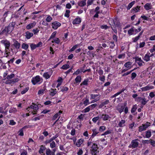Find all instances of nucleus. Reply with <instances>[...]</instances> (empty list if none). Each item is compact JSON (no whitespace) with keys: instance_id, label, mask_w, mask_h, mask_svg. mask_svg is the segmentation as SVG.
Instances as JSON below:
<instances>
[{"instance_id":"nucleus-14","label":"nucleus","mask_w":155,"mask_h":155,"mask_svg":"<svg viewBox=\"0 0 155 155\" xmlns=\"http://www.w3.org/2000/svg\"><path fill=\"white\" fill-rule=\"evenodd\" d=\"M81 21V18H76L73 21V24L74 25L79 24Z\"/></svg>"},{"instance_id":"nucleus-23","label":"nucleus","mask_w":155,"mask_h":155,"mask_svg":"<svg viewBox=\"0 0 155 155\" xmlns=\"http://www.w3.org/2000/svg\"><path fill=\"white\" fill-rule=\"evenodd\" d=\"M125 90V89H121L120 91L119 92H117V93L115 94L112 96L111 97V98H113L116 97L117 96H118V95L120 94H121Z\"/></svg>"},{"instance_id":"nucleus-30","label":"nucleus","mask_w":155,"mask_h":155,"mask_svg":"<svg viewBox=\"0 0 155 155\" xmlns=\"http://www.w3.org/2000/svg\"><path fill=\"white\" fill-rule=\"evenodd\" d=\"M135 1H133L130 3L127 7V10H129L134 5L135 3Z\"/></svg>"},{"instance_id":"nucleus-38","label":"nucleus","mask_w":155,"mask_h":155,"mask_svg":"<svg viewBox=\"0 0 155 155\" xmlns=\"http://www.w3.org/2000/svg\"><path fill=\"white\" fill-rule=\"evenodd\" d=\"M93 134H92V136L94 137L97 134L99 133L97 131V130L96 129H93L92 130Z\"/></svg>"},{"instance_id":"nucleus-15","label":"nucleus","mask_w":155,"mask_h":155,"mask_svg":"<svg viewBox=\"0 0 155 155\" xmlns=\"http://www.w3.org/2000/svg\"><path fill=\"white\" fill-rule=\"evenodd\" d=\"M100 118H102L104 120H108L109 117V115L107 114H102V115H100Z\"/></svg>"},{"instance_id":"nucleus-55","label":"nucleus","mask_w":155,"mask_h":155,"mask_svg":"<svg viewBox=\"0 0 155 155\" xmlns=\"http://www.w3.org/2000/svg\"><path fill=\"white\" fill-rule=\"evenodd\" d=\"M30 47L32 50H33L36 48L35 46V44L32 43L30 44Z\"/></svg>"},{"instance_id":"nucleus-57","label":"nucleus","mask_w":155,"mask_h":155,"mask_svg":"<svg viewBox=\"0 0 155 155\" xmlns=\"http://www.w3.org/2000/svg\"><path fill=\"white\" fill-rule=\"evenodd\" d=\"M83 104L85 106L89 104V100L88 99H86L84 102Z\"/></svg>"},{"instance_id":"nucleus-12","label":"nucleus","mask_w":155,"mask_h":155,"mask_svg":"<svg viewBox=\"0 0 155 155\" xmlns=\"http://www.w3.org/2000/svg\"><path fill=\"white\" fill-rule=\"evenodd\" d=\"M85 67V65H84L82 68H81L77 70L73 74L77 75L82 72L84 70Z\"/></svg>"},{"instance_id":"nucleus-64","label":"nucleus","mask_w":155,"mask_h":155,"mask_svg":"<svg viewBox=\"0 0 155 155\" xmlns=\"http://www.w3.org/2000/svg\"><path fill=\"white\" fill-rule=\"evenodd\" d=\"M54 41L56 44H58L60 42V40L58 38H57L54 39Z\"/></svg>"},{"instance_id":"nucleus-29","label":"nucleus","mask_w":155,"mask_h":155,"mask_svg":"<svg viewBox=\"0 0 155 155\" xmlns=\"http://www.w3.org/2000/svg\"><path fill=\"white\" fill-rule=\"evenodd\" d=\"M86 0H82L78 3V5L81 7L83 6L86 4Z\"/></svg>"},{"instance_id":"nucleus-7","label":"nucleus","mask_w":155,"mask_h":155,"mask_svg":"<svg viewBox=\"0 0 155 155\" xmlns=\"http://www.w3.org/2000/svg\"><path fill=\"white\" fill-rule=\"evenodd\" d=\"M2 44L4 45L5 46V48L7 49H9L10 45V42L7 40H2L1 41Z\"/></svg>"},{"instance_id":"nucleus-9","label":"nucleus","mask_w":155,"mask_h":155,"mask_svg":"<svg viewBox=\"0 0 155 155\" xmlns=\"http://www.w3.org/2000/svg\"><path fill=\"white\" fill-rule=\"evenodd\" d=\"M61 25V24L60 23L57 21L53 22L52 24V28L54 29H57Z\"/></svg>"},{"instance_id":"nucleus-22","label":"nucleus","mask_w":155,"mask_h":155,"mask_svg":"<svg viewBox=\"0 0 155 155\" xmlns=\"http://www.w3.org/2000/svg\"><path fill=\"white\" fill-rule=\"evenodd\" d=\"M58 137V136L57 135H56L52 137L51 138H50L49 140H47L46 141V142L47 143H49L51 142H52V141L55 139L56 138H57Z\"/></svg>"},{"instance_id":"nucleus-1","label":"nucleus","mask_w":155,"mask_h":155,"mask_svg":"<svg viewBox=\"0 0 155 155\" xmlns=\"http://www.w3.org/2000/svg\"><path fill=\"white\" fill-rule=\"evenodd\" d=\"M32 104L27 108L26 110L29 111V110H28V109L30 108L31 110L29 111V112H31V113L33 114H37V110L38 109L39 107L37 105L33 103Z\"/></svg>"},{"instance_id":"nucleus-36","label":"nucleus","mask_w":155,"mask_h":155,"mask_svg":"<svg viewBox=\"0 0 155 155\" xmlns=\"http://www.w3.org/2000/svg\"><path fill=\"white\" fill-rule=\"evenodd\" d=\"M15 74H12L10 75H8L6 77V78L7 79H11L14 78L15 77Z\"/></svg>"},{"instance_id":"nucleus-41","label":"nucleus","mask_w":155,"mask_h":155,"mask_svg":"<svg viewBox=\"0 0 155 155\" xmlns=\"http://www.w3.org/2000/svg\"><path fill=\"white\" fill-rule=\"evenodd\" d=\"M28 47V44L23 43L22 45V48L25 49V50H27Z\"/></svg>"},{"instance_id":"nucleus-19","label":"nucleus","mask_w":155,"mask_h":155,"mask_svg":"<svg viewBox=\"0 0 155 155\" xmlns=\"http://www.w3.org/2000/svg\"><path fill=\"white\" fill-rule=\"evenodd\" d=\"M36 25V23L35 22H34L31 23L29 24L27 26L26 28L28 29H29L31 28H33Z\"/></svg>"},{"instance_id":"nucleus-54","label":"nucleus","mask_w":155,"mask_h":155,"mask_svg":"<svg viewBox=\"0 0 155 155\" xmlns=\"http://www.w3.org/2000/svg\"><path fill=\"white\" fill-rule=\"evenodd\" d=\"M99 79L101 81L104 82L105 80V77L104 75L100 76L99 77Z\"/></svg>"},{"instance_id":"nucleus-24","label":"nucleus","mask_w":155,"mask_h":155,"mask_svg":"<svg viewBox=\"0 0 155 155\" xmlns=\"http://www.w3.org/2000/svg\"><path fill=\"white\" fill-rule=\"evenodd\" d=\"M109 103V101L108 100H105L101 104L100 106L101 107H103L105 105Z\"/></svg>"},{"instance_id":"nucleus-37","label":"nucleus","mask_w":155,"mask_h":155,"mask_svg":"<svg viewBox=\"0 0 155 155\" xmlns=\"http://www.w3.org/2000/svg\"><path fill=\"white\" fill-rule=\"evenodd\" d=\"M88 79H86L84 80V81H83L82 83L81 84V85H88Z\"/></svg>"},{"instance_id":"nucleus-26","label":"nucleus","mask_w":155,"mask_h":155,"mask_svg":"<svg viewBox=\"0 0 155 155\" xmlns=\"http://www.w3.org/2000/svg\"><path fill=\"white\" fill-rule=\"evenodd\" d=\"M132 64V63L130 61H128L126 63H125L124 64V66L130 69L131 68V67H130V66Z\"/></svg>"},{"instance_id":"nucleus-11","label":"nucleus","mask_w":155,"mask_h":155,"mask_svg":"<svg viewBox=\"0 0 155 155\" xmlns=\"http://www.w3.org/2000/svg\"><path fill=\"white\" fill-rule=\"evenodd\" d=\"M153 86L148 85L145 87L142 88L141 89L142 91H145L153 89Z\"/></svg>"},{"instance_id":"nucleus-28","label":"nucleus","mask_w":155,"mask_h":155,"mask_svg":"<svg viewBox=\"0 0 155 155\" xmlns=\"http://www.w3.org/2000/svg\"><path fill=\"white\" fill-rule=\"evenodd\" d=\"M46 149V147L45 146L41 145V146L40 149L39 151V153H43L44 151Z\"/></svg>"},{"instance_id":"nucleus-35","label":"nucleus","mask_w":155,"mask_h":155,"mask_svg":"<svg viewBox=\"0 0 155 155\" xmlns=\"http://www.w3.org/2000/svg\"><path fill=\"white\" fill-rule=\"evenodd\" d=\"M110 47L111 49H113L115 46V44L114 41H110L108 42Z\"/></svg>"},{"instance_id":"nucleus-4","label":"nucleus","mask_w":155,"mask_h":155,"mask_svg":"<svg viewBox=\"0 0 155 155\" xmlns=\"http://www.w3.org/2000/svg\"><path fill=\"white\" fill-rule=\"evenodd\" d=\"M42 79L39 76H37L34 78H33L31 80V82L33 84L35 85L41 81H42Z\"/></svg>"},{"instance_id":"nucleus-46","label":"nucleus","mask_w":155,"mask_h":155,"mask_svg":"<svg viewBox=\"0 0 155 155\" xmlns=\"http://www.w3.org/2000/svg\"><path fill=\"white\" fill-rule=\"evenodd\" d=\"M100 117L98 116L96 117H94L92 119V121L94 123H96L97 121L99 119Z\"/></svg>"},{"instance_id":"nucleus-6","label":"nucleus","mask_w":155,"mask_h":155,"mask_svg":"<svg viewBox=\"0 0 155 155\" xmlns=\"http://www.w3.org/2000/svg\"><path fill=\"white\" fill-rule=\"evenodd\" d=\"M19 79L18 78H15L12 79H8L6 81L5 83L6 84H11L18 81Z\"/></svg>"},{"instance_id":"nucleus-21","label":"nucleus","mask_w":155,"mask_h":155,"mask_svg":"<svg viewBox=\"0 0 155 155\" xmlns=\"http://www.w3.org/2000/svg\"><path fill=\"white\" fill-rule=\"evenodd\" d=\"M125 122L126 121L125 120H121L119 122L118 125L119 127H122L125 125L124 124Z\"/></svg>"},{"instance_id":"nucleus-8","label":"nucleus","mask_w":155,"mask_h":155,"mask_svg":"<svg viewBox=\"0 0 155 155\" xmlns=\"http://www.w3.org/2000/svg\"><path fill=\"white\" fill-rule=\"evenodd\" d=\"M137 101L140 102L141 104L143 105H145L147 102V99L145 97H138L137 98Z\"/></svg>"},{"instance_id":"nucleus-39","label":"nucleus","mask_w":155,"mask_h":155,"mask_svg":"<svg viewBox=\"0 0 155 155\" xmlns=\"http://www.w3.org/2000/svg\"><path fill=\"white\" fill-rule=\"evenodd\" d=\"M17 110L15 108H10L9 110V112L10 113H15L17 111Z\"/></svg>"},{"instance_id":"nucleus-49","label":"nucleus","mask_w":155,"mask_h":155,"mask_svg":"<svg viewBox=\"0 0 155 155\" xmlns=\"http://www.w3.org/2000/svg\"><path fill=\"white\" fill-rule=\"evenodd\" d=\"M137 109V106L135 105L132 108L131 110V112L132 113L134 112Z\"/></svg>"},{"instance_id":"nucleus-20","label":"nucleus","mask_w":155,"mask_h":155,"mask_svg":"<svg viewBox=\"0 0 155 155\" xmlns=\"http://www.w3.org/2000/svg\"><path fill=\"white\" fill-rule=\"evenodd\" d=\"M7 27H6L4 29L0 31V35H2L4 34H5L6 35H7V34H10L9 32H7Z\"/></svg>"},{"instance_id":"nucleus-3","label":"nucleus","mask_w":155,"mask_h":155,"mask_svg":"<svg viewBox=\"0 0 155 155\" xmlns=\"http://www.w3.org/2000/svg\"><path fill=\"white\" fill-rule=\"evenodd\" d=\"M15 25V22H12L10 23L8 26L6 27L7 29V32H9V33H10L13 30Z\"/></svg>"},{"instance_id":"nucleus-43","label":"nucleus","mask_w":155,"mask_h":155,"mask_svg":"<svg viewBox=\"0 0 155 155\" xmlns=\"http://www.w3.org/2000/svg\"><path fill=\"white\" fill-rule=\"evenodd\" d=\"M69 68V66L68 64H65L63 65L61 67V68L64 70H66Z\"/></svg>"},{"instance_id":"nucleus-42","label":"nucleus","mask_w":155,"mask_h":155,"mask_svg":"<svg viewBox=\"0 0 155 155\" xmlns=\"http://www.w3.org/2000/svg\"><path fill=\"white\" fill-rule=\"evenodd\" d=\"M134 31V29L133 28H132L129 30L128 31V33L129 35H131L133 34Z\"/></svg>"},{"instance_id":"nucleus-52","label":"nucleus","mask_w":155,"mask_h":155,"mask_svg":"<svg viewBox=\"0 0 155 155\" xmlns=\"http://www.w3.org/2000/svg\"><path fill=\"white\" fill-rule=\"evenodd\" d=\"M150 143L153 147H155V141L152 140H150Z\"/></svg>"},{"instance_id":"nucleus-58","label":"nucleus","mask_w":155,"mask_h":155,"mask_svg":"<svg viewBox=\"0 0 155 155\" xmlns=\"http://www.w3.org/2000/svg\"><path fill=\"white\" fill-rule=\"evenodd\" d=\"M140 38V36H138L135 38H133V42H137L139 39Z\"/></svg>"},{"instance_id":"nucleus-59","label":"nucleus","mask_w":155,"mask_h":155,"mask_svg":"<svg viewBox=\"0 0 155 155\" xmlns=\"http://www.w3.org/2000/svg\"><path fill=\"white\" fill-rule=\"evenodd\" d=\"M29 89L28 87H26L25 89L21 92L22 94H25Z\"/></svg>"},{"instance_id":"nucleus-40","label":"nucleus","mask_w":155,"mask_h":155,"mask_svg":"<svg viewBox=\"0 0 155 155\" xmlns=\"http://www.w3.org/2000/svg\"><path fill=\"white\" fill-rule=\"evenodd\" d=\"M43 76L46 79L49 78L51 76L50 75L48 74V72L45 73L43 75Z\"/></svg>"},{"instance_id":"nucleus-16","label":"nucleus","mask_w":155,"mask_h":155,"mask_svg":"<svg viewBox=\"0 0 155 155\" xmlns=\"http://www.w3.org/2000/svg\"><path fill=\"white\" fill-rule=\"evenodd\" d=\"M140 8V6H137L136 7H134L131 10L132 12H137L139 11Z\"/></svg>"},{"instance_id":"nucleus-27","label":"nucleus","mask_w":155,"mask_h":155,"mask_svg":"<svg viewBox=\"0 0 155 155\" xmlns=\"http://www.w3.org/2000/svg\"><path fill=\"white\" fill-rule=\"evenodd\" d=\"M150 54L149 53V54H147L144 56L143 59L144 60L146 61H150V56L149 54Z\"/></svg>"},{"instance_id":"nucleus-48","label":"nucleus","mask_w":155,"mask_h":155,"mask_svg":"<svg viewBox=\"0 0 155 155\" xmlns=\"http://www.w3.org/2000/svg\"><path fill=\"white\" fill-rule=\"evenodd\" d=\"M52 19V18L50 16H48L46 19V20L48 22H50Z\"/></svg>"},{"instance_id":"nucleus-13","label":"nucleus","mask_w":155,"mask_h":155,"mask_svg":"<svg viewBox=\"0 0 155 155\" xmlns=\"http://www.w3.org/2000/svg\"><path fill=\"white\" fill-rule=\"evenodd\" d=\"M33 35V34L32 33L30 32L29 31H27L25 33V37L28 39H30Z\"/></svg>"},{"instance_id":"nucleus-47","label":"nucleus","mask_w":155,"mask_h":155,"mask_svg":"<svg viewBox=\"0 0 155 155\" xmlns=\"http://www.w3.org/2000/svg\"><path fill=\"white\" fill-rule=\"evenodd\" d=\"M70 11L69 10H67L66 11L65 13L64 14V16L67 17H69V13Z\"/></svg>"},{"instance_id":"nucleus-31","label":"nucleus","mask_w":155,"mask_h":155,"mask_svg":"<svg viewBox=\"0 0 155 155\" xmlns=\"http://www.w3.org/2000/svg\"><path fill=\"white\" fill-rule=\"evenodd\" d=\"M81 76H78L75 78V81L76 83H79L81 81Z\"/></svg>"},{"instance_id":"nucleus-17","label":"nucleus","mask_w":155,"mask_h":155,"mask_svg":"<svg viewBox=\"0 0 155 155\" xmlns=\"http://www.w3.org/2000/svg\"><path fill=\"white\" fill-rule=\"evenodd\" d=\"M84 141V140L82 139H80L76 143V146L77 147H79L81 146V145L83 143Z\"/></svg>"},{"instance_id":"nucleus-61","label":"nucleus","mask_w":155,"mask_h":155,"mask_svg":"<svg viewBox=\"0 0 155 155\" xmlns=\"http://www.w3.org/2000/svg\"><path fill=\"white\" fill-rule=\"evenodd\" d=\"M90 96L91 97V99H94V98H95V97L98 96V95L97 94H90Z\"/></svg>"},{"instance_id":"nucleus-32","label":"nucleus","mask_w":155,"mask_h":155,"mask_svg":"<svg viewBox=\"0 0 155 155\" xmlns=\"http://www.w3.org/2000/svg\"><path fill=\"white\" fill-rule=\"evenodd\" d=\"M124 107L123 106H118L117 108V110L120 113L122 112L124 110Z\"/></svg>"},{"instance_id":"nucleus-5","label":"nucleus","mask_w":155,"mask_h":155,"mask_svg":"<svg viewBox=\"0 0 155 155\" xmlns=\"http://www.w3.org/2000/svg\"><path fill=\"white\" fill-rule=\"evenodd\" d=\"M150 123L147 122L146 124H142V126H140L139 127V131L140 132H141L145 130L150 126Z\"/></svg>"},{"instance_id":"nucleus-56","label":"nucleus","mask_w":155,"mask_h":155,"mask_svg":"<svg viewBox=\"0 0 155 155\" xmlns=\"http://www.w3.org/2000/svg\"><path fill=\"white\" fill-rule=\"evenodd\" d=\"M42 43L41 41H40L37 44H35V46L36 48L37 47H39L41 46L42 45Z\"/></svg>"},{"instance_id":"nucleus-34","label":"nucleus","mask_w":155,"mask_h":155,"mask_svg":"<svg viewBox=\"0 0 155 155\" xmlns=\"http://www.w3.org/2000/svg\"><path fill=\"white\" fill-rule=\"evenodd\" d=\"M56 89H51V91H50V95L53 96H54L55 94H56Z\"/></svg>"},{"instance_id":"nucleus-53","label":"nucleus","mask_w":155,"mask_h":155,"mask_svg":"<svg viewBox=\"0 0 155 155\" xmlns=\"http://www.w3.org/2000/svg\"><path fill=\"white\" fill-rule=\"evenodd\" d=\"M137 76V74L134 72L132 73L131 74V78L132 80H133Z\"/></svg>"},{"instance_id":"nucleus-44","label":"nucleus","mask_w":155,"mask_h":155,"mask_svg":"<svg viewBox=\"0 0 155 155\" xmlns=\"http://www.w3.org/2000/svg\"><path fill=\"white\" fill-rule=\"evenodd\" d=\"M141 61L137 62V64L140 66H143L145 64L144 62L142 60H141Z\"/></svg>"},{"instance_id":"nucleus-51","label":"nucleus","mask_w":155,"mask_h":155,"mask_svg":"<svg viewBox=\"0 0 155 155\" xmlns=\"http://www.w3.org/2000/svg\"><path fill=\"white\" fill-rule=\"evenodd\" d=\"M50 147L52 148L55 147H56V144L54 142L52 141L50 143Z\"/></svg>"},{"instance_id":"nucleus-25","label":"nucleus","mask_w":155,"mask_h":155,"mask_svg":"<svg viewBox=\"0 0 155 155\" xmlns=\"http://www.w3.org/2000/svg\"><path fill=\"white\" fill-rule=\"evenodd\" d=\"M13 45L15 48L17 49H19L20 47V44L18 41H15L14 42Z\"/></svg>"},{"instance_id":"nucleus-33","label":"nucleus","mask_w":155,"mask_h":155,"mask_svg":"<svg viewBox=\"0 0 155 155\" xmlns=\"http://www.w3.org/2000/svg\"><path fill=\"white\" fill-rule=\"evenodd\" d=\"M151 135V132L148 130L146 132V137L147 138H149L150 137Z\"/></svg>"},{"instance_id":"nucleus-60","label":"nucleus","mask_w":155,"mask_h":155,"mask_svg":"<svg viewBox=\"0 0 155 155\" xmlns=\"http://www.w3.org/2000/svg\"><path fill=\"white\" fill-rule=\"evenodd\" d=\"M145 43L144 42H142L140 43L139 45V47L140 48H142L145 45Z\"/></svg>"},{"instance_id":"nucleus-50","label":"nucleus","mask_w":155,"mask_h":155,"mask_svg":"<svg viewBox=\"0 0 155 155\" xmlns=\"http://www.w3.org/2000/svg\"><path fill=\"white\" fill-rule=\"evenodd\" d=\"M51 151L49 149H48L46 150V154L47 155H51Z\"/></svg>"},{"instance_id":"nucleus-63","label":"nucleus","mask_w":155,"mask_h":155,"mask_svg":"<svg viewBox=\"0 0 155 155\" xmlns=\"http://www.w3.org/2000/svg\"><path fill=\"white\" fill-rule=\"evenodd\" d=\"M101 28L102 29H106L107 28H108L109 27L108 26L106 25H102L101 26Z\"/></svg>"},{"instance_id":"nucleus-62","label":"nucleus","mask_w":155,"mask_h":155,"mask_svg":"<svg viewBox=\"0 0 155 155\" xmlns=\"http://www.w3.org/2000/svg\"><path fill=\"white\" fill-rule=\"evenodd\" d=\"M28 153L26 150H23V151L21 154L20 155H27Z\"/></svg>"},{"instance_id":"nucleus-10","label":"nucleus","mask_w":155,"mask_h":155,"mask_svg":"<svg viewBox=\"0 0 155 155\" xmlns=\"http://www.w3.org/2000/svg\"><path fill=\"white\" fill-rule=\"evenodd\" d=\"M138 140L136 139L132 141L131 143L132 144V147L133 148H135L137 147L139 145V142L137 141Z\"/></svg>"},{"instance_id":"nucleus-45","label":"nucleus","mask_w":155,"mask_h":155,"mask_svg":"<svg viewBox=\"0 0 155 155\" xmlns=\"http://www.w3.org/2000/svg\"><path fill=\"white\" fill-rule=\"evenodd\" d=\"M97 106V104H94L89 106V107L90 108L91 110H92L95 107Z\"/></svg>"},{"instance_id":"nucleus-2","label":"nucleus","mask_w":155,"mask_h":155,"mask_svg":"<svg viewBox=\"0 0 155 155\" xmlns=\"http://www.w3.org/2000/svg\"><path fill=\"white\" fill-rule=\"evenodd\" d=\"M98 147L97 145L95 143H93L92 146L91 147L90 151L91 152L92 155H97V153L99 152Z\"/></svg>"},{"instance_id":"nucleus-18","label":"nucleus","mask_w":155,"mask_h":155,"mask_svg":"<svg viewBox=\"0 0 155 155\" xmlns=\"http://www.w3.org/2000/svg\"><path fill=\"white\" fill-rule=\"evenodd\" d=\"M144 8L147 10H148L152 8V6L150 3H147L144 6Z\"/></svg>"}]
</instances>
